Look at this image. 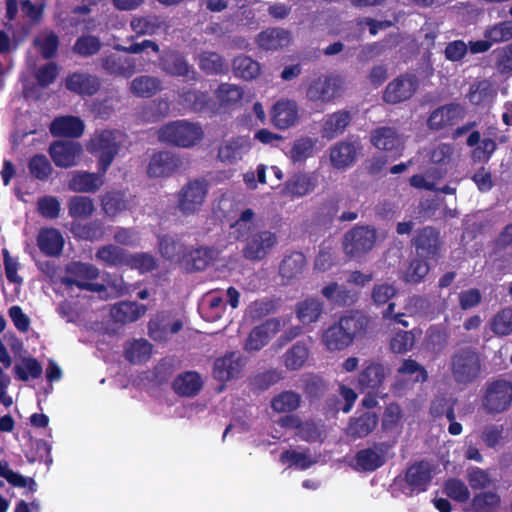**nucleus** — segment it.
<instances>
[{
    "label": "nucleus",
    "instance_id": "12",
    "mask_svg": "<svg viewBox=\"0 0 512 512\" xmlns=\"http://www.w3.org/2000/svg\"><path fill=\"white\" fill-rule=\"evenodd\" d=\"M276 243V234L271 231L264 230L253 233L246 238L243 256L251 261L262 260L268 255Z\"/></svg>",
    "mask_w": 512,
    "mask_h": 512
},
{
    "label": "nucleus",
    "instance_id": "2",
    "mask_svg": "<svg viewBox=\"0 0 512 512\" xmlns=\"http://www.w3.org/2000/svg\"><path fill=\"white\" fill-rule=\"evenodd\" d=\"M126 134L117 129H104L95 132L90 138L87 149L97 158V169L107 173L119 154Z\"/></svg>",
    "mask_w": 512,
    "mask_h": 512
},
{
    "label": "nucleus",
    "instance_id": "63",
    "mask_svg": "<svg viewBox=\"0 0 512 512\" xmlns=\"http://www.w3.org/2000/svg\"><path fill=\"white\" fill-rule=\"evenodd\" d=\"M126 267L144 274L156 269L157 261L151 254L145 252L134 254L128 252Z\"/></svg>",
    "mask_w": 512,
    "mask_h": 512
},
{
    "label": "nucleus",
    "instance_id": "8",
    "mask_svg": "<svg viewBox=\"0 0 512 512\" xmlns=\"http://www.w3.org/2000/svg\"><path fill=\"white\" fill-rule=\"evenodd\" d=\"M208 194V183L203 179L187 182L178 193V209L184 215H191L200 210Z\"/></svg>",
    "mask_w": 512,
    "mask_h": 512
},
{
    "label": "nucleus",
    "instance_id": "9",
    "mask_svg": "<svg viewBox=\"0 0 512 512\" xmlns=\"http://www.w3.org/2000/svg\"><path fill=\"white\" fill-rule=\"evenodd\" d=\"M376 238L377 235L374 228L355 226L344 236V251L350 257H360L373 248Z\"/></svg>",
    "mask_w": 512,
    "mask_h": 512
},
{
    "label": "nucleus",
    "instance_id": "57",
    "mask_svg": "<svg viewBox=\"0 0 512 512\" xmlns=\"http://www.w3.org/2000/svg\"><path fill=\"white\" fill-rule=\"evenodd\" d=\"M301 402V396L294 391H283L271 400V407L278 413H289L295 411Z\"/></svg>",
    "mask_w": 512,
    "mask_h": 512
},
{
    "label": "nucleus",
    "instance_id": "21",
    "mask_svg": "<svg viewBox=\"0 0 512 512\" xmlns=\"http://www.w3.org/2000/svg\"><path fill=\"white\" fill-rule=\"evenodd\" d=\"M370 141L372 145L387 152H394L395 155H401L403 142L397 130L393 127H378L371 132Z\"/></svg>",
    "mask_w": 512,
    "mask_h": 512
},
{
    "label": "nucleus",
    "instance_id": "37",
    "mask_svg": "<svg viewBox=\"0 0 512 512\" xmlns=\"http://www.w3.org/2000/svg\"><path fill=\"white\" fill-rule=\"evenodd\" d=\"M4 338L8 342L13 353L22 359V364H18L15 368L17 377L20 380H29L32 376V362L25 357L26 350L24 349V343L13 333H7Z\"/></svg>",
    "mask_w": 512,
    "mask_h": 512
},
{
    "label": "nucleus",
    "instance_id": "24",
    "mask_svg": "<svg viewBox=\"0 0 512 512\" xmlns=\"http://www.w3.org/2000/svg\"><path fill=\"white\" fill-rule=\"evenodd\" d=\"M322 296L334 307L353 306L359 298V293L353 289H348L337 282H331L321 289Z\"/></svg>",
    "mask_w": 512,
    "mask_h": 512
},
{
    "label": "nucleus",
    "instance_id": "41",
    "mask_svg": "<svg viewBox=\"0 0 512 512\" xmlns=\"http://www.w3.org/2000/svg\"><path fill=\"white\" fill-rule=\"evenodd\" d=\"M102 67L113 75L131 77L136 71V62L132 58L109 55L102 59Z\"/></svg>",
    "mask_w": 512,
    "mask_h": 512
},
{
    "label": "nucleus",
    "instance_id": "28",
    "mask_svg": "<svg viewBox=\"0 0 512 512\" xmlns=\"http://www.w3.org/2000/svg\"><path fill=\"white\" fill-rule=\"evenodd\" d=\"M352 119L351 113L347 110H339L324 117L321 136L327 140H333L342 134Z\"/></svg>",
    "mask_w": 512,
    "mask_h": 512
},
{
    "label": "nucleus",
    "instance_id": "29",
    "mask_svg": "<svg viewBox=\"0 0 512 512\" xmlns=\"http://www.w3.org/2000/svg\"><path fill=\"white\" fill-rule=\"evenodd\" d=\"M203 387V380L196 371H185L178 374L173 382V391L181 397H194Z\"/></svg>",
    "mask_w": 512,
    "mask_h": 512
},
{
    "label": "nucleus",
    "instance_id": "20",
    "mask_svg": "<svg viewBox=\"0 0 512 512\" xmlns=\"http://www.w3.org/2000/svg\"><path fill=\"white\" fill-rule=\"evenodd\" d=\"M170 317L166 312H158L148 323V334L151 339L157 342L167 341L169 336L178 333L183 323L176 320L170 324Z\"/></svg>",
    "mask_w": 512,
    "mask_h": 512
},
{
    "label": "nucleus",
    "instance_id": "48",
    "mask_svg": "<svg viewBox=\"0 0 512 512\" xmlns=\"http://www.w3.org/2000/svg\"><path fill=\"white\" fill-rule=\"evenodd\" d=\"M162 83L153 76H139L131 82V92L138 97L150 98L161 90Z\"/></svg>",
    "mask_w": 512,
    "mask_h": 512
},
{
    "label": "nucleus",
    "instance_id": "30",
    "mask_svg": "<svg viewBox=\"0 0 512 512\" xmlns=\"http://www.w3.org/2000/svg\"><path fill=\"white\" fill-rule=\"evenodd\" d=\"M84 122L76 116L56 117L50 124V133L57 137L78 138L84 132Z\"/></svg>",
    "mask_w": 512,
    "mask_h": 512
},
{
    "label": "nucleus",
    "instance_id": "22",
    "mask_svg": "<svg viewBox=\"0 0 512 512\" xmlns=\"http://www.w3.org/2000/svg\"><path fill=\"white\" fill-rule=\"evenodd\" d=\"M378 420L375 412H362L349 419L345 428V434L353 440L365 438L375 430Z\"/></svg>",
    "mask_w": 512,
    "mask_h": 512
},
{
    "label": "nucleus",
    "instance_id": "58",
    "mask_svg": "<svg viewBox=\"0 0 512 512\" xmlns=\"http://www.w3.org/2000/svg\"><path fill=\"white\" fill-rule=\"evenodd\" d=\"M72 231L80 239L96 241L103 238L105 226L101 220L96 219L85 224L73 225Z\"/></svg>",
    "mask_w": 512,
    "mask_h": 512
},
{
    "label": "nucleus",
    "instance_id": "14",
    "mask_svg": "<svg viewBox=\"0 0 512 512\" xmlns=\"http://www.w3.org/2000/svg\"><path fill=\"white\" fill-rule=\"evenodd\" d=\"M244 365V358L239 352H228L214 361L213 377L217 381L228 382L241 375Z\"/></svg>",
    "mask_w": 512,
    "mask_h": 512
},
{
    "label": "nucleus",
    "instance_id": "52",
    "mask_svg": "<svg viewBox=\"0 0 512 512\" xmlns=\"http://www.w3.org/2000/svg\"><path fill=\"white\" fill-rule=\"evenodd\" d=\"M500 503L501 498L496 492H480L472 498L469 510L473 512H495Z\"/></svg>",
    "mask_w": 512,
    "mask_h": 512
},
{
    "label": "nucleus",
    "instance_id": "39",
    "mask_svg": "<svg viewBox=\"0 0 512 512\" xmlns=\"http://www.w3.org/2000/svg\"><path fill=\"white\" fill-rule=\"evenodd\" d=\"M198 65L206 75H223L229 71V65L224 57L213 51H203L199 55Z\"/></svg>",
    "mask_w": 512,
    "mask_h": 512
},
{
    "label": "nucleus",
    "instance_id": "34",
    "mask_svg": "<svg viewBox=\"0 0 512 512\" xmlns=\"http://www.w3.org/2000/svg\"><path fill=\"white\" fill-rule=\"evenodd\" d=\"M250 148L249 138L245 136L232 137L218 149V158L222 162L233 163Z\"/></svg>",
    "mask_w": 512,
    "mask_h": 512
},
{
    "label": "nucleus",
    "instance_id": "62",
    "mask_svg": "<svg viewBox=\"0 0 512 512\" xmlns=\"http://www.w3.org/2000/svg\"><path fill=\"white\" fill-rule=\"evenodd\" d=\"M152 346L144 339L135 340L131 345L125 348V358L130 363L136 364L145 362L150 358Z\"/></svg>",
    "mask_w": 512,
    "mask_h": 512
},
{
    "label": "nucleus",
    "instance_id": "60",
    "mask_svg": "<svg viewBox=\"0 0 512 512\" xmlns=\"http://www.w3.org/2000/svg\"><path fill=\"white\" fill-rule=\"evenodd\" d=\"M283 375L277 369H269L257 373L250 378V387L254 391H265L271 386L277 384Z\"/></svg>",
    "mask_w": 512,
    "mask_h": 512
},
{
    "label": "nucleus",
    "instance_id": "49",
    "mask_svg": "<svg viewBox=\"0 0 512 512\" xmlns=\"http://www.w3.org/2000/svg\"><path fill=\"white\" fill-rule=\"evenodd\" d=\"M233 73L244 80L255 79L260 74V64L246 55H239L232 61Z\"/></svg>",
    "mask_w": 512,
    "mask_h": 512
},
{
    "label": "nucleus",
    "instance_id": "17",
    "mask_svg": "<svg viewBox=\"0 0 512 512\" xmlns=\"http://www.w3.org/2000/svg\"><path fill=\"white\" fill-rule=\"evenodd\" d=\"M270 117L274 127L280 130L288 129L299 120L298 105L293 100L280 99L272 106Z\"/></svg>",
    "mask_w": 512,
    "mask_h": 512
},
{
    "label": "nucleus",
    "instance_id": "59",
    "mask_svg": "<svg viewBox=\"0 0 512 512\" xmlns=\"http://www.w3.org/2000/svg\"><path fill=\"white\" fill-rule=\"evenodd\" d=\"M186 247L174 238L165 235L159 241V250L163 258L169 261L182 262Z\"/></svg>",
    "mask_w": 512,
    "mask_h": 512
},
{
    "label": "nucleus",
    "instance_id": "43",
    "mask_svg": "<svg viewBox=\"0 0 512 512\" xmlns=\"http://www.w3.org/2000/svg\"><path fill=\"white\" fill-rule=\"evenodd\" d=\"M129 201L122 191H108L101 197V206L105 215L114 218L128 209Z\"/></svg>",
    "mask_w": 512,
    "mask_h": 512
},
{
    "label": "nucleus",
    "instance_id": "1",
    "mask_svg": "<svg viewBox=\"0 0 512 512\" xmlns=\"http://www.w3.org/2000/svg\"><path fill=\"white\" fill-rule=\"evenodd\" d=\"M368 324L369 318L362 312L350 311L323 331L321 341L328 351L345 350L366 334Z\"/></svg>",
    "mask_w": 512,
    "mask_h": 512
},
{
    "label": "nucleus",
    "instance_id": "54",
    "mask_svg": "<svg viewBox=\"0 0 512 512\" xmlns=\"http://www.w3.org/2000/svg\"><path fill=\"white\" fill-rule=\"evenodd\" d=\"M483 36L491 41L492 46L512 40V20H504L487 26Z\"/></svg>",
    "mask_w": 512,
    "mask_h": 512
},
{
    "label": "nucleus",
    "instance_id": "27",
    "mask_svg": "<svg viewBox=\"0 0 512 512\" xmlns=\"http://www.w3.org/2000/svg\"><path fill=\"white\" fill-rule=\"evenodd\" d=\"M338 86L332 77L324 76L314 79L307 88L306 96L312 102L327 103L332 101Z\"/></svg>",
    "mask_w": 512,
    "mask_h": 512
},
{
    "label": "nucleus",
    "instance_id": "16",
    "mask_svg": "<svg viewBox=\"0 0 512 512\" xmlns=\"http://www.w3.org/2000/svg\"><path fill=\"white\" fill-rule=\"evenodd\" d=\"M182 165L180 157L170 151L154 153L147 167L149 177L160 178L173 175Z\"/></svg>",
    "mask_w": 512,
    "mask_h": 512
},
{
    "label": "nucleus",
    "instance_id": "50",
    "mask_svg": "<svg viewBox=\"0 0 512 512\" xmlns=\"http://www.w3.org/2000/svg\"><path fill=\"white\" fill-rule=\"evenodd\" d=\"M68 214L73 219H86L95 211L92 198L89 196H72L67 202Z\"/></svg>",
    "mask_w": 512,
    "mask_h": 512
},
{
    "label": "nucleus",
    "instance_id": "32",
    "mask_svg": "<svg viewBox=\"0 0 512 512\" xmlns=\"http://www.w3.org/2000/svg\"><path fill=\"white\" fill-rule=\"evenodd\" d=\"M147 306L136 301H121L113 305L111 315L116 322L128 324L145 315Z\"/></svg>",
    "mask_w": 512,
    "mask_h": 512
},
{
    "label": "nucleus",
    "instance_id": "11",
    "mask_svg": "<svg viewBox=\"0 0 512 512\" xmlns=\"http://www.w3.org/2000/svg\"><path fill=\"white\" fill-rule=\"evenodd\" d=\"M464 117V109L459 103H449L434 109L428 116L427 127L432 131L452 128Z\"/></svg>",
    "mask_w": 512,
    "mask_h": 512
},
{
    "label": "nucleus",
    "instance_id": "40",
    "mask_svg": "<svg viewBox=\"0 0 512 512\" xmlns=\"http://www.w3.org/2000/svg\"><path fill=\"white\" fill-rule=\"evenodd\" d=\"M164 26H166L165 19L154 14L136 16L130 22V27L136 33V36L154 35Z\"/></svg>",
    "mask_w": 512,
    "mask_h": 512
},
{
    "label": "nucleus",
    "instance_id": "15",
    "mask_svg": "<svg viewBox=\"0 0 512 512\" xmlns=\"http://www.w3.org/2000/svg\"><path fill=\"white\" fill-rule=\"evenodd\" d=\"M159 67L172 77H188L195 80L196 72L186 57L179 51L170 50L159 58Z\"/></svg>",
    "mask_w": 512,
    "mask_h": 512
},
{
    "label": "nucleus",
    "instance_id": "13",
    "mask_svg": "<svg viewBox=\"0 0 512 512\" xmlns=\"http://www.w3.org/2000/svg\"><path fill=\"white\" fill-rule=\"evenodd\" d=\"M404 481L409 487V496L427 491L432 481V467L429 462L420 460L411 464L405 472Z\"/></svg>",
    "mask_w": 512,
    "mask_h": 512
},
{
    "label": "nucleus",
    "instance_id": "7",
    "mask_svg": "<svg viewBox=\"0 0 512 512\" xmlns=\"http://www.w3.org/2000/svg\"><path fill=\"white\" fill-rule=\"evenodd\" d=\"M410 245L415 256L436 261L441 256L443 246L440 230L429 225L419 228L414 232Z\"/></svg>",
    "mask_w": 512,
    "mask_h": 512
},
{
    "label": "nucleus",
    "instance_id": "6",
    "mask_svg": "<svg viewBox=\"0 0 512 512\" xmlns=\"http://www.w3.org/2000/svg\"><path fill=\"white\" fill-rule=\"evenodd\" d=\"M512 403V382L496 379L486 384L482 396V408L487 414H499L509 409Z\"/></svg>",
    "mask_w": 512,
    "mask_h": 512
},
{
    "label": "nucleus",
    "instance_id": "55",
    "mask_svg": "<svg viewBox=\"0 0 512 512\" xmlns=\"http://www.w3.org/2000/svg\"><path fill=\"white\" fill-rule=\"evenodd\" d=\"M490 330L497 336L512 334V307L500 309L489 322Z\"/></svg>",
    "mask_w": 512,
    "mask_h": 512
},
{
    "label": "nucleus",
    "instance_id": "25",
    "mask_svg": "<svg viewBox=\"0 0 512 512\" xmlns=\"http://www.w3.org/2000/svg\"><path fill=\"white\" fill-rule=\"evenodd\" d=\"M385 380V369L381 363L366 362L357 378V388L360 392L375 391Z\"/></svg>",
    "mask_w": 512,
    "mask_h": 512
},
{
    "label": "nucleus",
    "instance_id": "5",
    "mask_svg": "<svg viewBox=\"0 0 512 512\" xmlns=\"http://www.w3.org/2000/svg\"><path fill=\"white\" fill-rule=\"evenodd\" d=\"M98 277L99 270L94 265L83 262H71L66 266L65 275L61 278V283L67 288L76 286L81 290L101 292L104 290V285L92 282Z\"/></svg>",
    "mask_w": 512,
    "mask_h": 512
},
{
    "label": "nucleus",
    "instance_id": "18",
    "mask_svg": "<svg viewBox=\"0 0 512 512\" xmlns=\"http://www.w3.org/2000/svg\"><path fill=\"white\" fill-rule=\"evenodd\" d=\"M82 146L74 141H55L49 148L50 156L58 167L68 168L77 164Z\"/></svg>",
    "mask_w": 512,
    "mask_h": 512
},
{
    "label": "nucleus",
    "instance_id": "45",
    "mask_svg": "<svg viewBox=\"0 0 512 512\" xmlns=\"http://www.w3.org/2000/svg\"><path fill=\"white\" fill-rule=\"evenodd\" d=\"M356 160V149L352 143L339 142L330 150V161L334 168L341 169L352 165Z\"/></svg>",
    "mask_w": 512,
    "mask_h": 512
},
{
    "label": "nucleus",
    "instance_id": "4",
    "mask_svg": "<svg viewBox=\"0 0 512 512\" xmlns=\"http://www.w3.org/2000/svg\"><path fill=\"white\" fill-rule=\"evenodd\" d=\"M203 130L199 124L186 120H176L162 126L158 131L160 142L171 146L190 148L203 138Z\"/></svg>",
    "mask_w": 512,
    "mask_h": 512
},
{
    "label": "nucleus",
    "instance_id": "53",
    "mask_svg": "<svg viewBox=\"0 0 512 512\" xmlns=\"http://www.w3.org/2000/svg\"><path fill=\"white\" fill-rule=\"evenodd\" d=\"M430 261L432 260L424 257L415 256L411 260L405 272V281L407 283L412 284H419L423 282V280L428 275L431 269Z\"/></svg>",
    "mask_w": 512,
    "mask_h": 512
},
{
    "label": "nucleus",
    "instance_id": "46",
    "mask_svg": "<svg viewBox=\"0 0 512 512\" xmlns=\"http://www.w3.org/2000/svg\"><path fill=\"white\" fill-rule=\"evenodd\" d=\"M296 316L303 324H311L323 313V303L316 298H306L296 305Z\"/></svg>",
    "mask_w": 512,
    "mask_h": 512
},
{
    "label": "nucleus",
    "instance_id": "33",
    "mask_svg": "<svg viewBox=\"0 0 512 512\" xmlns=\"http://www.w3.org/2000/svg\"><path fill=\"white\" fill-rule=\"evenodd\" d=\"M37 245L47 256H58L64 246V238L55 228L42 229L37 236Z\"/></svg>",
    "mask_w": 512,
    "mask_h": 512
},
{
    "label": "nucleus",
    "instance_id": "10",
    "mask_svg": "<svg viewBox=\"0 0 512 512\" xmlns=\"http://www.w3.org/2000/svg\"><path fill=\"white\" fill-rule=\"evenodd\" d=\"M419 86L415 74L404 73L387 84L383 92V101L388 104H399L409 100Z\"/></svg>",
    "mask_w": 512,
    "mask_h": 512
},
{
    "label": "nucleus",
    "instance_id": "61",
    "mask_svg": "<svg viewBox=\"0 0 512 512\" xmlns=\"http://www.w3.org/2000/svg\"><path fill=\"white\" fill-rule=\"evenodd\" d=\"M59 44V37L54 32H49L34 38V47L39 48L40 54L44 59L54 58L57 54Z\"/></svg>",
    "mask_w": 512,
    "mask_h": 512
},
{
    "label": "nucleus",
    "instance_id": "3",
    "mask_svg": "<svg viewBox=\"0 0 512 512\" xmlns=\"http://www.w3.org/2000/svg\"><path fill=\"white\" fill-rule=\"evenodd\" d=\"M450 371L457 384L473 383L482 371L481 359L477 350L471 346L457 349L450 359Z\"/></svg>",
    "mask_w": 512,
    "mask_h": 512
},
{
    "label": "nucleus",
    "instance_id": "47",
    "mask_svg": "<svg viewBox=\"0 0 512 512\" xmlns=\"http://www.w3.org/2000/svg\"><path fill=\"white\" fill-rule=\"evenodd\" d=\"M385 461V457L373 448L361 449L355 455L356 468L359 471H376L385 464Z\"/></svg>",
    "mask_w": 512,
    "mask_h": 512
},
{
    "label": "nucleus",
    "instance_id": "38",
    "mask_svg": "<svg viewBox=\"0 0 512 512\" xmlns=\"http://www.w3.org/2000/svg\"><path fill=\"white\" fill-rule=\"evenodd\" d=\"M128 251L114 244L104 245L96 251V259L106 267H126Z\"/></svg>",
    "mask_w": 512,
    "mask_h": 512
},
{
    "label": "nucleus",
    "instance_id": "51",
    "mask_svg": "<svg viewBox=\"0 0 512 512\" xmlns=\"http://www.w3.org/2000/svg\"><path fill=\"white\" fill-rule=\"evenodd\" d=\"M309 357V349L303 342L295 343L283 355L284 365L288 370H299Z\"/></svg>",
    "mask_w": 512,
    "mask_h": 512
},
{
    "label": "nucleus",
    "instance_id": "35",
    "mask_svg": "<svg viewBox=\"0 0 512 512\" xmlns=\"http://www.w3.org/2000/svg\"><path fill=\"white\" fill-rule=\"evenodd\" d=\"M179 101L181 105L193 112H205L213 103L208 92L196 89L183 90L179 94Z\"/></svg>",
    "mask_w": 512,
    "mask_h": 512
},
{
    "label": "nucleus",
    "instance_id": "26",
    "mask_svg": "<svg viewBox=\"0 0 512 512\" xmlns=\"http://www.w3.org/2000/svg\"><path fill=\"white\" fill-rule=\"evenodd\" d=\"M105 174L98 169L96 173L77 171L69 179V189L74 192L95 193L104 184Z\"/></svg>",
    "mask_w": 512,
    "mask_h": 512
},
{
    "label": "nucleus",
    "instance_id": "36",
    "mask_svg": "<svg viewBox=\"0 0 512 512\" xmlns=\"http://www.w3.org/2000/svg\"><path fill=\"white\" fill-rule=\"evenodd\" d=\"M306 266V257L300 251H293L286 255L279 265V274L282 278L292 280L300 277Z\"/></svg>",
    "mask_w": 512,
    "mask_h": 512
},
{
    "label": "nucleus",
    "instance_id": "19",
    "mask_svg": "<svg viewBox=\"0 0 512 512\" xmlns=\"http://www.w3.org/2000/svg\"><path fill=\"white\" fill-rule=\"evenodd\" d=\"M101 87L99 78L85 72H73L65 78V88L77 95L92 96Z\"/></svg>",
    "mask_w": 512,
    "mask_h": 512
},
{
    "label": "nucleus",
    "instance_id": "31",
    "mask_svg": "<svg viewBox=\"0 0 512 512\" xmlns=\"http://www.w3.org/2000/svg\"><path fill=\"white\" fill-rule=\"evenodd\" d=\"M291 34L283 28H268L257 35V45L266 51H275L288 46Z\"/></svg>",
    "mask_w": 512,
    "mask_h": 512
},
{
    "label": "nucleus",
    "instance_id": "23",
    "mask_svg": "<svg viewBox=\"0 0 512 512\" xmlns=\"http://www.w3.org/2000/svg\"><path fill=\"white\" fill-rule=\"evenodd\" d=\"M279 330V321L277 319H268L262 324L254 327L249 333L245 349L247 351H258L268 344L270 338Z\"/></svg>",
    "mask_w": 512,
    "mask_h": 512
},
{
    "label": "nucleus",
    "instance_id": "44",
    "mask_svg": "<svg viewBox=\"0 0 512 512\" xmlns=\"http://www.w3.org/2000/svg\"><path fill=\"white\" fill-rule=\"evenodd\" d=\"M317 179L308 174H295L285 184V191L291 197H302L312 192Z\"/></svg>",
    "mask_w": 512,
    "mask_h": 512
},
{
    "label": "nucleus",
    "instance_id": "42",
    "mask_svg": "<svg viewBox=\"0 0 512 512\" xmlns=\"http://www.w3.org/2000/svg\"><path fill=\"white\" fill-rule=\"evenodd\" d=\"M211 259V251L207 248L186 249L181 265L188 272L203 271Z\"/></svg>",
    "mask_w": 512,
    "mask_h": 512
},
{
    "label": "nucleus",
    "instance_id": "64",
    "mask_svg": "<svg viewBox=\"0 0 512 512\" xmlns=\"http://www.w3.org/2000/svg\"><path fill=\"white\" fill-rule=\"evenodd\" d=\"M102 47L100 39L94 35H82L73 45V51L79 56L90 57L96 55Z\"/></svg>",
    "mask_w": 512,
    "mask_h": 512
},
{
    "label": "nucleus",
    "instance_id": "56",
    "mask_svg": "<svg viewBox=\"0 0 512 512\" xmlns=\"http://www.w3.org/2000/svg\"><path fill=\"white\" fill-rule=\"evenodd\" d=\"M215 95L222 107L230 108L241 101L243 90L235 84L221 83L216 89Z\"/></svg>",
    "mask_w": 512,
    "mask_h": 512
}]
</instances>
